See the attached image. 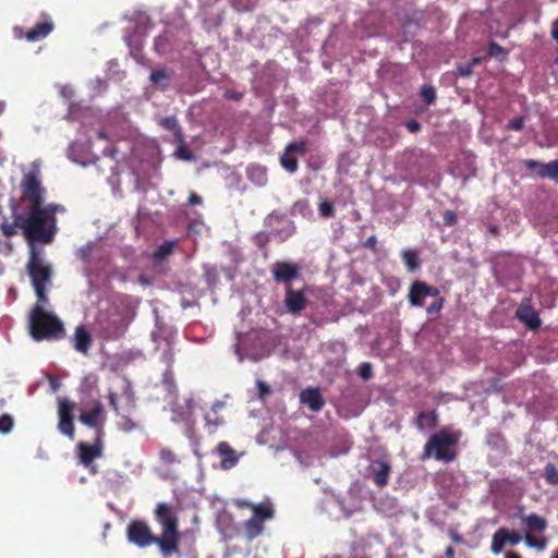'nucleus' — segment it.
I'll list each match as a JSON object with an SVG mask.
<instances>
[{"label":"nucleus","mask_w":558,"mask_h":558,"mask_svg":"<svg viewBox=\"0 0 558 558\" xmlns=\"http://www.w3.org/2000/svg\"><path fill=\"white\" fill-rule=\"evenodd\" d=\"M58 211H64L59 204H47L43 207L27 208L26 216L16 215V221L21 225L25 239L33 245L35 242L49 244L57 232Z\"/></svg>","instance_id":"f257e3e1"},{"label":"nucleus","mask_w":558,"mask_h":558,"mask_svg":"<svg viewBox=\"0 0 558 558\" xmlns=\"http://www.w3.org/2000/svg\"><path fill=\"white\" fill-rule=\"evenodd\" d=\"M45 303H37L31 311L28 328L35 341H60L66 337L62 320L44 308Z\"/></svg>","instance_id":"f03ea898"},{"label":"nucleus","mask_w":558,"mask_h":558,"mask_svg":"<svg viewBox=\"0 0 558 558\" xmlns=\"http://www.w3.org/2000/svg\"><path fill=\"white\" fill-rule=\"evenodd\" d=\"M233 504L239 509L252 511V517L243 522V536L247 542L260 536L265 531V523L275 517V507L269 500L254 504L247 499L238 498Z\"/></svg>","instance_id":"7ed1b4c3"},{"label":"nucleus","mask_w":558,"mask_h":558,"mask_svg":"<svg viewBox=\"0 0 558 558\" xmlns=\"http://www.w3.org/2000/svg\"><path fill=\"white\" fill-rule=\"evenodd\" d=\"M154 515L161 526V545L169 547L174 556H181L179 518L174 508L169 504L159 502L154 510Z\"/></svg>","instance_id":"20e7f679"},{"label":"nucleus","mask_w":558,"mask_h":558,"mask_svg":"<svg viewBox=\"0 0 558 558\" xmlns=\"http://www.w3.org/2000/svg\"><path fill=\"white\" fill-rule=\"evenodd\" d=\"M126 538L129 543L138 548H146L156 545L162 558L173 557L169 547L161 545V535H156L150 525L144 520H132L126 526Z\"/></svg>","instance_id":"39448f33"},{"label":"nucleus","mask_w":558,"mask_h":558,"mask_svg":"<svg viewBox=\"0 0 558 558\" xmlns=\"http://www.w3.org/2000/svg\"><path fill=\"white\" fill-rule=\"evenodd\" d=\"M458 437L447 429L433 434L424 446V458H434L438 461L451 462L456 459L453 447Z\"/></svg>","instance_id":"423d86ee"},{"label":"nucleus","mask_w":558,"mask_h":558,"mask_svg":"<svg viewBox=\"0 0 558 558\" xmlns=\"http://www.w3.org/2000/svg\"><path fill=\"white\" fill-rule=\"evenodd\" d=\"M27 272L31 277L37 301L47 303L46 286L50 282L52 270L49 265H45L35 247L31 250V256L27 263Z\"/></svg>","instance_id":"0eeeda50"},{"label":"nucleus","mask_w":558,"mask_h":558,"mask_svg":"<svg viewBox=\"0 0 558 558\" xmlns=\"http://www.w3.org/2000/svg\"><path fill=\"white\" fill-rule=\"evenodd\" d=\"M21 201L26 203L27 208L43 207L46 189L43 186L37 173L31 171L26 173L21 182Z\"/></svg>","instance_id":"6e6552de"},{"label":"nucleus","mask_w":558,"mask_h":558,"mask_svg":"<svg viewBox=\"0 0 558 558\" xmlns=\"http://www.w3.org/2000/svg\"><path fill=\"white\" fill-rule=\"evenodd\" d=\"M78 420L85 426L93 428L96 436H105V409L100 401H95L90 410L82 411Z\"/></svg>","instance_id":"1a4fd4ad"},{"label":"nucleus","mask_w":558,"mask_h":558,"mask_svg":"<svg viewBox=\"0 0 558 558\" xmlns=\"http://www.w3.org/2000/svg\"><path fill=\"white\" fill-rule=\"evenodd\" d=\"M104 436H95L93 444L80 441L76 445L80 462L88 468L95 459L100 458L104 450Z\"/></svg>","instance_id":"9d476101"},{"label":"nucleus","mask_w":558,"mask_h":558,"mask_svg":"<svg viewBox=\"0 0 558 558\" xmlns=\"http://www.w3.org/2000/svg\"><path fill=\"white\" fill-rule=\"evenodd\" d=\"M73 409H74V402H72L68 399L59 400L58 428L63 435L68 436L70 439H73L74 435H75V428H74L73 415H72Z\"/></svg>","instance_id":"9b49d317"},{"label":"nucleus","mask_w":558,"mask_h":558,"mask_svg":"<svg viewBox=\"0 0 558 558\" xmlns=\"http://www.w3.org/2000/svg\"><path fill=\"white\" fill-rule=\"evenodd\" d=\"M438 294L439 290L436 287L416 280L410 287L408 299L411 305L422 307L426 296H437Z\"/></svg>","instance_id":"f8f14e48"},{"label":"nucleus","mask_w":558,"mask_h":558,"mask_svg":"<svg viewBox=\"0 0 558 558\" xmlns=\"http://www.w3.org/2000/svg\"><path fill=\"white\" fill-rule=\"evenodd\" d=\"M271 274L276 282L286 283L288 287L299 277L300 266L291 262H277L272 267Z\"/></svg>","instance_id":"ddd939ff"},{"label":"nucleus","mask_w":558,"mask_h":558,"mask_svg":"<svg viewBox=\"0 0 558 558\" xmlns=\"http://www.w3.org/2000/svg\"><path fill=\"white\" fill-rule=\"evenodd\" d=\"M288 313L296 315L300 314L308 304L303 291L294 290L291 286L286 288V295L283 300Z\"/></svg>","instance_id":"4468645a"},{"label":"nucleus","mask_w":558,"mask_h":558,"mask_svg":"<svg viewBox=\"0 0 558 558\" xmlns=\"http://www.w3.org/2000/svg\"><path fill=\"white\" fill-rule=\"evenodd\" d=\"M515 317L523 323L530 330H537L541 327V318L538 313L530 304V300L525 299L517 308Z\"/></svg>","instance_id":"2eb2a0df"},{"label":"nucleus","mask_w":558,"mask_h":558,"mask_svg":"<svg viewBox=\"0 0 558 558\" xmlns=\"http://www.w3.org/2000/svg\"><path fill=\"white\" fill-rule=\"evenodd\" d=\"M368 470L372 474L374 483L378 487H385L391 473V464L388 460H374L371 462Z\"/></svg>","instance_id":"dca6fc26"},{"label":"nucleus","mask_w":558,"mask_h":558,"mask_svg":"<svg viewBox=\"0 0 558 558\" xmlns=\"http://www.w3.org/2000/svg\"><path fill=\"white\" fill-rule=\"evenodd\" d=\"M525 167L531 171H536L542 178H549L558 182V159L548 163H542L537 160L527 159L524 161Z\"/></svg>","instance_id":"f3484780"},{"label":"nucleus","mask_w":558,"mask_h":558,"mask_svg":"<svg viewBox=\"0 0 558 558\" xmlns=\"http://www.w3.org/2000/svg\"><path fill=\"white\" fill-rule=\"evenodd\" d=\"M300 401L306 404L313 412H319L325 405V400L319 388H306L302 390Z\"/></svg>","instance_id":"a211bd4d"},{"label":"nucleus","mask_w":558,"mask_h":558,"mask_svg":"<svg viewBox=\"0 0 558 558\" xmlns=\"http://www.w3.org/2000/svg\"><path fill=\"white\" fill-rule=\"evenodd\" d=\"M73 348L86 355L92 347L93 339L90 332L86 329L84 325H78L75 328L74 337H73Z\"/></svg>","instance_id":"6ab92c4d"},{"label":"nucleus","mask_w":558,"mask_h":558,"mask_svg":"<svg viewBox=\"0 0 558 558\" xmlns=\"http://www.w3.org/2000/svg\"><path fill=\"white\" fill-rule=\"evenodd\" d=\"M216 452L221 458L220 466L223 470L233 468L239 461L234 449L227 441H220L216 447Z\"/></svg>","instance_id":"aec40b11"},{"label":"nucleus","mask_w":558,"mask_h":558,"mask_svg":"<svg viewBox=\"0 0 558 558\" xmlns=\"http://www.w3.org/2000/svg\"><path fill=\"white\" fill-rule=\"evenodd\" d=\"M53 29V23L51 21H44L37 23L32 27L25 35L28 41H37L48 36Z\"/></svg>","instance_id":"412c9836"},{"label":"nucleus","mask_w":558,"mask_h":558,"mask_svg":"<svg viewBox=\"0 0 558 558\" xmlns=\"http://www.w3.org/2000/svg\"><path fill=\"white\" fill-rule=\"evenodd\" d=\"M525 524V533L544 532L547 529V520L536 513H531L522 518Z\"/></svg>","instance_id":"4be33fe9"},{"label":"nucleus","mask_w":558,"mask_h":558,"mask_svg":"<svg viewBox=\"0 0 558 558\" xmlns=\"http://www.w3.org/2000/svg\"><path fill=\"white\" fill-rule=\"evenodd\" d=\"M437 418H438L437 414L434 411H432V412L421 411L416 415L415 425L420 430L429 429V428H433L436 426Z\"/></svg>","instance_id":"5701e85b"},{"label":"nucleus","mask_w":558,"mask_h":558,"mask_svg":"<svg viewBox=\"0 0 558 558\" xmlns=\"http://www.w3.org/2000/svg\"><path fill=\"white\" fill-rule=\"evenodd\" d=\"M179 241H165L161 245L157 247V250L153 254V259L155 263H160L168 258L178 246Z\"/></svg>","instance_id":"b1692460"},{"label":"nucleus","mask_w":558,"mask_h":558,"mask_svg":"<svg viewBox=\"0 0 558 558\" xmlns=\"http://www.w3.org/2000/svg\"><path fill=\"white\" fill-rule=\"evenodd\" d=\"M149 80L153 85L166 89L170 84L171 75L167 69H158L150 72Z\"/></svg>","instance_id":"393cba45"},{"label":"nucleus","mask_w":558,"mask_h":558,"mask_svg":"<svg viewBox=\"0 0 558 558\" xmlns=\"http://www.w3.org/2000/svg\"><path fill=\"white\" fill-rule=\"evenodd\" d=\"M160 124L162 128L173 132L177 142H183V133L181 126L174 117L163 118Z\"/></svg>","instance_id":"a878e982"},{"label":"nucleus","mask_w":558,"mask_h":558,"mask_svg":"<svg viewBox=\"0 0 558 558\" xmlns=\"http://www.w3.org/2000/svg\"><path fill=\"white\" fill-rule=\"evenodd\" d=\"M505 537L506 536H505L504 527L498 529L494 533L493 538H492V544H490V550L493 554L498 555L504 550L505 545L507 544V539Z\"/></svg>","instance_id":"bb28decb"},{"label":"nucleus","mask_w":558,"mask_h":558,"mask_svg":"<svg viewBox=\"0 0 558 558\" xmlns=\"http://www.w3.org/2000/svg\"><path fill=\"white\" fill-rule=\"evenodd\" d=\"M402 260L409 271H414L420 267L418 255L413 250H405L401 254Z\"/></svg>","instance_id":"cd10ccee"},{"label":"nucleus","mask_w":558,"mask_h":558,"mask_svg":"<svg viewBox=\"0 0 558 558\" xmlns=\"http://www.w3.org/2000/svg\"><path fill=\"white\" fill-rule=\"evenodd\" d=\"M543 477L545 482L549 485L557 486L558 485V469L554 463H547L544 466Z\"/></svg>","instance_id":"c85d7f7f"},{"label":"nucleus","mask_w":558,"mask_h":558,"mask_svg":"<svg viewBox=\"0 0 558 558\" xmlns=\"http://www.w3.org/2000/svg\"><path fill=\"white\" fill-rule=\"evenodd\" d=\"M281 166L289 172L293 173L298 169V159L294 155L288 153L284 149V153L280 157Z\"/></svg>","instance_id":"c756f323"},{"label":"nucleus","mask_w":558,"mask_h":558,"mask_svg":"<svg viewBox=\"0 0 558 558\" xmlns=\"http://www.w3.org/2000/svg\"><path fill=\"white\" fill-rule=\"evenodd\" d=\"M420 96L426 105H433L436 101V89L432 85H423L420 89Z\"/></svg>","instance_id":"7c9ffc66"},{"label":"nucleus","mask_w":558,"mask_h":558,"mask_svg":"<svg viewBox=\"0 0 558 558\" xmlns=\"http://www.w3.org/2000/svg\"><path fill=\"white\" fill-rule=\"evenodd\" d=\"M524 539L529 547L536 548L538 550H544L547 547L546 537L537 538L530 533H525Z\"/></svg>","instance_id":"2f4dec72"},{"label":"nucleus","mask_w":558,"mask_h":558,"mask_svg":"<svg viewBox=\"0 0 558 558\" xmlns=\"http://www.w3.org/2000/svg\"><path fill=\"white\" fill-rule=\"evenodd\" d=\"M178 143L179 146L177 147L174 153L175 157L185 161L195 160V155L187 148V146L185 145V141L183 140V142Z\"/></svg>","instance_id":"473e14b6"},{"label":"nucleus","mask_w":558,"mask_h":558,"mask_svg":"<svg viewBox=\"0 0 558 558\" xmlns=\"http://www.w3.org/2000/svg\"><path fill=\"white\" fill-rule=\"evenodd\" d=\"M286 150L292 155L299 154L303 156L307 151V143L306 141L289 143L286 147Z\"/></svg>","instance_id":"72a5a7b5"},{"label":"nucleus","mask_w":558,"mask_h":558,"mask_svg":"<svg viewBox=\"0 0 558 558\" xmlns=\"http://www.w3.org/2000/svg\"><path fill=\"white\" fill-rule=\"evenodd\" d=\"M168 32H165L163 34L159 35L155 39V49L158 53L162 54L166 53L169 47V39H168Z\"/></svg>","instance_id":"f704fd0d"},{"label":"nucleus","mask_w":558,"mask_h":558,"mask_svg":"<svg viewBox=\"0 0 558 558\" xmlns=\"http://www.w3.org/2000/svg\"><path fill=\"white\" fill-rule=\"evenodd\" d=\"M16 228H21V225L16 221V215H14L13 223L3 222L0 225L2 234L7 238H11L16 234Z\"/></svg>","instance_id":"c9c22d12"},{"label":"nucleus","mask_w":558,"mask_h":558,"mask_svg":"<svg viewBox=\"0 0 558 558\" xmlns=\"http://www.w3.org/2000/svg\"><path fill=\"white\" fill-rule=\"evenodd\" d=\"M14 420L10 414L0 415V433L8 434L13 429Z\"/></svg>","instance_id":"e433bc0d"},{"label":"nucleus","mask_w":558,"mask_h":558,"mask_svg":"<svg viewBox=\"0 0 558 558\" xmlns=\"http://www.w3.org/2000/svg\"><path fill=\"white\" fill-rule=\"evenodd\" d=\"M319 215L324 218H331L335 216L333 204L329 201H324L318 206Z\"/></svg>","instance_id":"4c0bfd02"},{"label":"nucleus","mask_w":558,"mask_h":558,"mask_svg":"<svg viewBox=\"0 0 558 558\" xmlns=\"http://www.w3.org/2000/svg\"><path fill=\"white\" fill-rule=\"evenodd\" d=\"M357 375L363 380L371 379L372 376H373V366H372V364L369 362H364V363L360 364L359 369H357Z\"/></svg>","instance_id":"58836bf2"},{"label":"nucleus","mask_w":558,"mask_h":558,"mask_svg":"<svg viewBox=\"0 0 558 558\" xmlns=\"http://www.w3.org/2000/svg\"><path fill=\"white\" fill-rule=\"evenodd\" d=\"M487 52L490 57L495 58L505 57L507 54L506 49L496 41L489 43Z\"/></svg>","instance_id":"ea45409f"},{"label":"nucleus","mask_w":558,"mask_h":558,"mask_svg":"<svg viewBox=\"0 0 558 558\" xmlns=\"http://www.w3.org/2000/svg\"><path fill=\"white\" fill-rule=\"evenodd\" d=\"M160 460L167 464H171L175 461V454L169 448H163L159 452Z\"/></svg>","instance_id":"a19ab883"},{"label":"nucleus","mask_w":558,"mask_h":558,"mask_svg":"<svg viewBox=\"0 0 558 558\" xmlns=\"http://www.w3.org/2000/svg\"><path fill=\"white\" fill-rule=\"evenodd\" d=\"M119 425L120 428L126 433H130L137 427L136 423H134L129 416H122Z\"/></svg>","instance_id":"79ce46f5"},{"label":"nucleus","mask_w":558,"mask_h":558,"mask_svg":"<svg viewBox=\"0 0 558 558\" xmlns=\"http://www.w3.org/2000/svg\"><path fill=\"white\" fill-rule=\"evenodd\" d=\"M504 532H505V536H506L505 538L507 539V543H509L510 545H517L522 539L521 535L517 532L509 531L506 527H504Z\"/></svg>","instance_id":"37998d69"},{"label":"nucleus","mask_w":558,"mask_h":558,"mask_svg":"<svg viewBox=\"0 0 558 558\" xmlns=\"http://www.w3.org/2000/svg\"><path fill=\"white\" fill-rule=\"evenodd\" d=\"M444 225L451 227L457 223L458 217L457 214L453 210L447 209L444 215Z\"/></svg>","instance_id":"c03bdc74"},{"label":"nucleus","mask_w":558,"mask_h":558,"mask_svg":"<svg viewBox=\"0 0 558 558\" xmlns=\"http://www.w3.org/2000/svg\"><path fill=\"white\" fill-rule=\"evenodd\" d=\"M524 126V118L523 117H517L512 120H510L507 124V129L511 131H520Z\"/></svg>","instance_id":"a18cd8bd"},{"label":"nucleus","mask_w":558,"mask_h":558,"mask_svg":"<svg viewBox=\"0 0 558 558\" xmlns=\"http://www.w3.org/2000/svg\"><path fill=\"white\" fill-rule=\"evenodd\" d=\"M458 75L461 77H469L473 73V68L468 63H460L457 66Z\"/></svg>","instance_id":"49530a36"},{"label":"nucleus","mask_w":558,"mask_h":558,"mask_svg":"<svg viewBox=\"0 0 558 558\" xmlns=\"http://www.w3.org/2000/svg\"><path fill=\"white\" fill-rule=\"evenodd\" d=\"M205 421L206 425L211 427L210 432H214L222 422V420H220L218 416H215V418H213L209 414L205 415Z\"/></svg>","instance_id":"de8ad7c7"},{"label":"nucleus","mask_w":558,"mask_h":558,"mask_svg":"<svg viewBox=\"0 0 558 558\" xmlns=\"http://www.w3.org/2000/svg\"><path fill=\"white\" fill-rule=\"evenodd\" d=\"M163 384L166 385L167 389H168L170 392H174V390H175V385H174V380H173L172 374H171L170 372H167V373L163 375Z\"/></svg>","instance_id":"09e8293b"},{"label":"nucleus","mask_w":558,"mask_h":558,"mask_svg":"<svg viewBox=\"0 0 558 558\" xmlns=\"http://www.w3.org/2000/svg\"><path fill=\"white\" fill-rule=\"evenodd\" d=\"M405 128L408 129L409 132L416 133L421 130L422 125L418 121L410 119L405 122Z\"/></svg>","instance_id":"8fccbe9b"},{"label":"nucleus","mask_w":558,"mask_h":558,"mask_svg":"<svg viewBox=\"0 0 558 558\" xmlns=\"http://www.w3.org/2000/svg\"><path fill=\"white\" fill-rule=\"evenodd\" d=\"M257 388L260 398H264L271 392L270 386L265 381H257Z\"/></svg>","instance_id":"3c124183"},{"label":"nucleus","mask_w":558,"mask_h":558,"mask_svg":"<svg viewBox=\"0 0 558 558\" xmlns=\"http://www.w3.org/2000/svg\"><path fill=\"white\" fill-rule=\"evenodd\" d=\"M108 401L109 405L112 408V410L119 414V405H118V396L116 392L110 391L108 395Z\"/></svg>","instance_id":"603ef678"},{"label":"nucleus","mask_w":558,"mask_h":558,"mask_svg":"<svg viewBox=\"0 0 558 558\" xmlns=\"http://www.w3.org/2000/svg\"><path fill=\"white\" fill-rule=\"evenodd\" d=\"M257 245L263 248L265 247L269 242V235L266 233H259L256 236Z\"/></svg>","instance_id":"864d4df0"},{"label":"nucleus","mask_w":558,"mask_h":558,"mask_svg":"<svg viewBox=\"0 0 558 558\" xmlns=\"http://www.w3.org/2000/svg\"><path fill=\"white\" fill-rule=\"evenodd\" d=\"M364 246L366 248L375 251L376 246H377V239H376V236L375 235H371L369 238H367L366 241L364 242Z\"/></svg>","instance_id":"5fc2aeb1"},{"label":"nucleus","mask_w":558,"mask_h":558,"mask_svg":"<svg viewBox=\"0 0 558 558\" xmlns=\"http://www.w3.org/2000/svg\"><path fill=\"white\" fill-rule=\"evenodd\" d=\"M442 307V300H439L437 302H434L433 304H430L428 307H427V312L429 314H433V313H437L440 311V308Z\"/></svg>","instance_id":"6e6d98bb"},{"label":"nucleus","mask_w":558,"mask_h":558,"mask_svg":"<svg viewBox=\"0 0 558 558\" xmlns=\"http://www.w3.org/2000/svg\"><path fill=\"white\" fill-rule=\"evenodd\" d=\"M449 536L456 544L463 543V537L456 530H449Z\"/></svg>","instance_id":"4d7b16f0"},{"label":"nucleus","mask_w":558,"mask_h":558,"mask_svg":"<svg viewBox=\"0 0 558 558\" xmlns=\"http://www.w3.org/2000/svg\"><path fill=\"white\" fill-rule=\"evenodd\" d=\"M189 203L191 205H201L203 203V199L199 195H197L196 193L192 192L189 196Z\"/></svg>","instance_id":"13d9d810"},{"label":"nucleus","mask_w":558,"mask_h":558,"mask_svg":"<svg viewBox=\"0 0 558 558\" xmlns=\"http://www.w3.org/2000/svg\"><path fill=\"white\" fill-rule=\"evenodd\" d=\"M550 36L558 44V19L553 22Z\"/></svg>","instance_id":"bf43d9fd"},{"label":"nucleus","mask_w":558,"mask_h":558,"mask_svg":"<svg viewBox=\"0 0 558 558\" xmlns=\"http://www.w3.org/2000/svg\"><path fill=\"white\" fill-rule=\"evenodd\" d=\"M551 74L554 75L556 82L558 83V54L553 63Z\"/></svg>","instance_id":"052dcab7"},{"label":"nucleus","mask_w":558,"mask_h":558,"mask_svg":"<svg viewBox=\"0 0 558 558\" xmlns=\"http://www.w3.org/2000/svg\"><path fill=\"white\" fill-rule=\"evenodd\" d=\"M242 96L243 94L242 93H234V94H231V93H227V97L230 98V99H233V100H241L242 99Z\"/></svg>","instance_id":"680f3d73"},{"label":"nucleus","mask_w":558,"mask_h":558,"mask_svg":"<svg viewBox=\"0 0 558 558\" xmlns=\"http://www.w3.org/2000/svg\"><path fill=\"white\" fill-rule=\"evenodd\" d=\"M488 232H489L492 235H494V236H498V235H499V233H500V229H499V227H497V226H490V227L488 228Z\"/></svg>","instance_id":"e2e57ef3"},{"label":"nucleus","mask_w":558,"mask_h":558,"mask_svg":"<svg viewBox=\"0 0 558 558\" xmlns=\"http://www.w3.org/2000/svg\"><path fill=\"white\" fill-rule=\"evenodd\" d=\"M446 558H453L454 557V549L453 547L449 546L445 550Z\"/></svg>","instance_id":"0e129e2a"},{"label":"nucleus","mask_w":558,"mask_h":558,"mask_svg":"<svg viewBox=\"0 0 558 558\" xmlns=\"http://www.w3.org/2000/svg\"><path fill=\"white\" fill-rule=\"evenodd\" d=\"M165 356H166V360L169 364H171L173 362V352L171 350H169L168 352L165 353Z\"/></svg>","instance_id":"69168bd1"},{"label":"nucleus","mask_w":558,"mask_h":558,"mask_svg":"<svg viewBox=\"0 0 558 558\" xmlns=\"http://www.w3.org/2000/svg\"><path fill=\"white\" fill-rule=\"evenodd\" d=\"M472 68L481 63V58L475 57L471 61L468 62Z\"/></svg>","instance_id":"338daca9"},{"label":"nucleus","mask_w":558,"mask_h":558,"mask_svg":"<svg viewBox=\"0 0 558 558\" xmlns=\"http://www.w3.org/2000/svg\"><path fill=\"white\" fill-rule=\"evenodd\" d=\"M505 558H522V557L515 551H509V553H507Z\"/></svg>","instance_id":"774afa93"}]
</instances>
